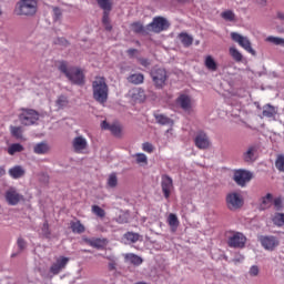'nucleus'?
Returning <instances> with one entry per match:
<instances>
[{
  "mask_svg": "<svg viewBox=\"0 0 284 284\" xmlns=\"http://www.w3.org/2000/svg\"><path fill=\"white\" fill-rule=\"evenodd\" d=\"M204 65L205 68H207V70H211V72H216L217 70L216 61H214V58H212V55H207L205 58Z\"/></svg>",
  "mask_w": 284,
  "mask_h": 284,
  "instance_id": "2f4dec72",
  "label": "nucleus"
},
{
  "mask_svg": "<svg viewBox=\"0 0 284 284\" xmlns=\"http://www.w3.org/2000/svg\"><path fill=\"white\" fill-rule=\"evenodd\" d=\"M276 114H278V110H276L271 104H265L263 106L262 116H265L266 119H272L273 121H276Z\"/></svg>",
  "mask_w": 284,
  "mask_h": 284,
  "instance_id": "aec40b11",
  "label": "nucleus"
},
{
  "mask_svg": "<svg viewBox=\"0 0 284 284\" xmlns=\"http://www.w3.org/2000/svg\"><path fill=\"white\" fill-rule=\"evenodd\" d=\"M133 159H135L138 165H148V155H145V153H135Z\"/></svg>",
  "mask_w": 284,
  "mask_h": 284,
  "instance_id": "4c0bfd02",
  "label": "nucleus"
},
{
  "mask_svg": "<svg viewBox=\"0 0 284 284\" xmlns=\"http://www.w3.org/2000/svg\"><path fill=\"white\" fill-rule=\"evenodd\" d=\"M71 230L73 234H83L85 226L81 224V221L71 222Z\"/></svg>",
  "mask_w": 284,
  "mask_h": 284,
  "instance_id": "473e14b6",
  "label": "nucleus"
},
{
  "mask_svg": "<svg viewBox=\"0 0 284 284\" xmlns=\"http://www.w3.org/2000/svg\"><path fill=\"white\" fill-rule=\"evenodd\" d=\"M226 205L229 210H240L243 207V196L241 193L232 192L226 195Z\"/></svg>",
  "mask_w": 284,
  "mask_h": 284,
  "instance_id": "6e6552de",
  "label": "nucleus"
},
{
  "mask_svg": "<svg viewBox=\"0 0 284 284\" xmlns=\"http://www.w3.org/2000/svg\"><path fill=\"white\" fill-rule=\"evenodd\" d=\"M102 10H112V2L110 0H97Z\"/></svg>",
  "mask_w": 284,
  "mask_h": 284,
  "instance_id": "c03bdc74",
  "label": "nucleus"
},
{
  "mask_svg": "<svg viewBox=\"0 0 284 284\" xmlns=\"http://www.w3.org/2000/svg\"><path fill=\"white\" fill-rule=\"evenodd\" d=\"M245 243H247V237H245L241 232H236L231 237H229L230 247L243 248L245 247Z\"/></svg>",
  "mask_w": 284,
  "mask_h": 284,
  "instance_id": "ddd939ff",
  "label": "nucleus"
},
{
  "mask_svg": "<svg viewBox=\"0 0 284 284\" xmlns=\"http://www.w3.org/2000/svg\"><path fill=\"white\" fill-rule=\"evenodd\" d=\"M10 133L11 136H14L16 139H23V128L21 126H10Z\"/></svg>",
  "mask_w": 284,
  "mask_h": 284,
  "instance_id": "c9c22d12",
  "label": "nucleus"
},
{
  "mask_svg": "<svg viewBox=\"0 0 284 284\" xmlns=\"http://www.w3.org/2000/svg\"><path fill=\"white\" fill-rule=\"evenodd\" d=\"M277 19H280V21H284V13L277 12Z\"/></svg>",
  "mask_w": 284,
  "mask_h": 284,
  "instance_id": "680f3d73",
  "label": "nucleus"
},
{
  "mask_svg": "<svg viewBox=\"0 0 284 284\" xmlns=\"http://www.w3.org/2000/svg\"><path fill=\"white\" fill-rule=\"evenodd\" d=\"M194 143L199 150H207V148H210V138L207 136V133L203 131L197 132L194 138Z\"/></svg>",
  "mask_w": 284,
  "mask_h": 284,
  "instance_id": "2eb2a0df",
  "label": "nucleus"
},
{
  "mask_svg": "<svg viewBox=\"0 0 284 284\" xmlns=\"http://www.w3.org/2000/svg\"><path fill=\"white\" fill-rule=\"evenodd\" d=\"M256 3H258L260 6H265V3H267V0H255Z\"/></svg>",
  "mask_w": 284,
  "mask_h": 284,
  "instance_id": "e2e57ef3",
  "label": "nucleus"
},
{
  "mask_svg": "<svg viewBox=\"0 0 284 284\" xmlns=\"http://www.w3.org/2000/svg\"><path fill=\"white\" fill-rule=\"evenodd\" d=\"M150 74L155 88L161 90V88L165 87V81H168V71L165 69L154 67Z\"/></svg>",
  "mask_w": 284,
  "mask_h": 284,
  "instance_id": "39448f33",
  "label": "nucleus"
},
{
  "mask_svg": "<svg viewBox=\"0 0 284 284\" xmlns=\"http://www.w3.org/2000/svg\"><path fill=\"white\" fill-rule=\"evenodd\" d=\"M170 28V22L168 19L163 17H155L153 18L152 22L146 26V30L149 32H155L159 34V32H163L164 30H168Z\"/></svg>",
  "mask_w": 284,
  "mask_h": 284,
  "instance_id": "423d86ee",
  "label": "nucleus"
},
{
  "mask_svg": "<svg viewBox=\"0 0 284 284\" xmlns=\"http://www.w3.org/2000/svg\"><path fill=\"white\" fill-rule=\"evenodd\" d=\"M103 26H104L105 30H108V32H110V30H112V24H110V22H103Z\"/></svg>",
  "mask_w": 284,
  "mask_h": 284,
  "instance_id": "052dcab7",
  "label": "nucleus"
},
{
  "mask_svg": "<svg viewBox=\"0 0 284 284\" xmlns=\"http://www.w3.org/2000/svg\"><path fill=\"white\" fill-rule=\"evenodd\" d=\"M108 185L109 187H116V185H119V179L116 178V173H112L109 175Z\"/></svg>",
  "mask_w": 284,
  "mask_h": 284,
  "instance_id": "37998d69",
  "label": "nucleus"
},
{
  "mask_svg": "<svg viewBox=\"0 0 284 284\" xmlns=\"http://www.w3.org/2000/svg\"><path fill=\"white\" fill-rule=\"evenodd\" d=\"M6 174V170L3 168H0V179Z\"/></svg>",
  "mask_w": 284,
  "mask_h": 284,
  "instance_id": "0e129e2a",
  "label": "nucleus"
},
{
  "mask_svg": "<svg viewBox=\"0 0 284 284\" xmlns=\"http://www.w3.org/2000/svg\"><path fill=\"white\" fill-rule=\"evenodd\" d=\"M19 119L22 125H34L39 121V113L32 109L23 110Z\"/></svg>",
  "mask_w": 284,
  "mask_h": 284,
  "instance_id": "0eeeda50",
  "label": "nucleus"
},
{
  "mask_svg": "<svg viewBox=\"0 0 284 284\" xmlns=\"http://www.w3.org/2000/svg\"><path fill=\"white\" fill-rule=\"evenodd\" d=\"M4 199L9 205H19L20 201H23V195L16 187H10L6 191Z\"/></svg>",
  "mask_w": 284,
  "mask_h": 284,
  "instance_id": "9d476101",
  "label": "nucleus"
},
{
  "mask_svg": "<svg viewBox=\"0 0 284 284\" xmlns=\"http://www.w3.org/2000/svg\"><path fill=\"white\" fill-rule=\"evenodd\" d=\"M102 22L103 23H110V10H104Z\"/></svg>",
  "mask_w": 284,
  "mask_h": 284,
  "instance_id": "3c124183",
  "label": "nucleus"
},
{
  "mask_svg": "<svg viewBox=\"0 0 284 284\" xmlns=\"http://www.w3.org/2000/svg\"><path fill=\"white\" fill-rule=\"evenodd\" d=\"M72 148L77 154H83L88 150V139L83 135H78L72 140Z\"/></svg>",
  "mask_w": 284,
  "mask_h": 284,
  "instance_id": "f8f14e48",
  "label": "nucleus"
},
{
  "mask_svg": "<svg viewBox=\"0 0 284 284\" xmlns=\"http://www.w3.org/2000/svg\"><path fill=\"white\" fill-rule=\"evenodd\" d=\"M229 53L231 54L232 59L236 61V63H241V61H243V53H241L236 47H231L229 49Z\"/></svg>",
  "mask_w": 284,
  "mask_h": 284,
  "instance_id": "7c9ffc66",
  "label": "nucleus"
},
{
  "mask_svg": "<svg viewBox=\"0 0 284 284\" xmlns=\"http://www.w3.org/2000/svg\"><path fill=\"white\" fill-rule=\"evenodd\" d=\"M115 267H116V266H115L114 263H109V268H110V270H115Z\"/></svg>",
  "mask_w": 284,
  "mask_h": 284,
  "instance_id": "69168bd1",
  "label": "nucleus"
},
{
  "mask_svg": "<svg viewBox=\"0 0 284 284\" xmlns=\"http://www.w3.org/2000/svg\"><path fill=\"white\" fill-rule=\"evenodd\" d=\"M154 118L156 123H159L160 125H174V121H172V119L168 118L164 114L155 113Z\"/></svg>",
  "mask_w": 284,
  "mask_h": 284,
  "instance_id": "393cba45",
  "label": "nucleus"
},
{
  "mask_svg": "<svg viewBox=\"0 0 284 284\" xmlns=\"http://www.w3.org/2000/svg\"><path fill=\"white\" fill-rule=\"evenodd\" d=\"M125 263H131V265H141L143 263V258L134 253L124 254Z\"/></svg>",
  "mask_w": 284,
  "mask_h": 284,
  "instance_id": "5701e85b",
  "label": "nucleus"
},
{
  "mask_svg": "<svg viewBox=\"0 0 284 284\" xmlns=\"http://www.w3.org/2000/svg\"><path fill=\"white\" fill-rule=\"evenodd\" d=\"M245 257L243 255H237L233 258V263H243Z\"/></svg>",
  "mask_w": 284,
  "mask_h": 284,
  "instance_id": "4d7b16f0",
  "label": "nucleus"
},
{
  "mask_svg": "<svg viewBox=\"0 0 284 284\" xmlns=\"http://www.w3.org/2000/svg\"><path fill=\"white\" fill-rule=\"evenodd\" d=\"M266 41L268 43H273V45H284V39L283 38L270 36V37L266 38Z\"/></svg>",
  "mask_w": 284,
  "mask_h": 284,
  "instance_id": "a19ab883",
  "label": "nucleus"
},
{
  "mask_svg": "<svg viewBox=\"0 0 284 284\" xmlns=\"http://www.w3.org/2000/svg\"><path fill=\"white\" fill-rule=\"evenodd\" d=\"M231 39L235 43L240 45V48H243L248 54H252V57H256V51L252 48V41H250V38L239 33V32H231Z\"/></svg>",
  "mask_w": 284,
  "mask_h": 284,
  "instance_id": "20e7f679",
  "label": "nucleus"
},
{
  "mask_svg": "<svg viewBox=\"0 0 284 284\" xmlns=\"http://www.w3.org/2000/svg\"><path fill=\"white\" fill-rule=\"evenodd\" d=\"M124 239L128 243H136L139 239H141V235H139V233L128 232L124 234Z\"/></svg>",
  "mask_w": 284,
  "mask_h": 284,
  "instance_id": "ea45409f",
  "label": "nucleus"
},
{
  "mask_svg": "<svg viewBox=\"0 0 284 284\" xmlns=\"http://www.w3.org/2000/svg\"><path fill=\"white\" fill-rule=\"evenodd\" d=\"M58 70L62 72L75 85H83L85 81V75H83V71L77 67L68 68V62L60 61L58 62Z\"/></svg>",
  "mask_w": 284,
  "mask_h": 284,
  "instance_id": "f257e3e1",
  "label": "nucleus"
},
{
  "mask_svg": "<svg viewBox=\"0 0 284 284\" xmlns=\"http://www.w3.org/2000/svg\"><path fill=\"white\" fill-rule=\"evenodd\" d=\"M221 17L225 21H234L236 19V16L231 10L222 12Z\"/></svg>",
  "mask_w": 284,
  "mask_h": 284,
  "instance_id": "a18cd8bd",
  "label": "nucleus"
},
{
  "mask_svg": "<svg viewBox=\"0 0 284 284\" xmlns=\"http://www.w3.org/2000/svg\"><path fill=\"white\" fill-rule=\"evenodd\" d=\"M92 90H93V99L98 103H105L108 101V83H105V78H95L92 82Z\"/></svg>",
  "mask_w": 284,
  "mask_h": 284,
  "instance_id": "f03ea898",
  "label": "nucleus"
},
{
  "mask_svg": "<svg viewBox=\"0 0 284 284\" xmlns=\"http://www.w3.org/2000/svg\"><path fill=\"white\" fill-rule=\"evenodd\" d=\"M273 201L274 196L272 193L266 194L264 197H262L260 210H268V207H272Z\"/></svg>",
  "mask_w": 284,
  "mask_h": 284,
  "instance_id": "bb28decb",
  "label": "nucleus"
},
{
  "mask_svg": "<svg viewBox=\"0 0 284 284\" xmlns=\"http://www.w3.org/2000/svg\"><path fill=\"white\" fill-rule=\"evenodd\" d=\"M23 145L20 143H13L8 148V154H10V156H14L17 152H23Z\"/></svg>",
  "mask_w": 284,
  "mask_h": 284,
  "instance_id": "e433bc0d",
  "label": "nucleus"
},
{
  "mask_svg": "<svg viewBox=\"0 0 284 284\" xmlns=\"http://www.w3.org/2000/svg\"><path fill=\"white\" fill-rule=\"evenodd\" d=\"M102 130H110L111 134L113 136H116V139H121L123 136V128L119 123H108V121H103L101 123Z\"/></svg>",
  "mask_w": 284,
  "mask_h": 284,
  "instance_id": "dca6fc26",
  "label": "nucleus"
},
{
  "mask_svg": "<svg viewBox=\"0 0 284 284\" xmlns=\"http://www.w3.org/2000/svg\"><path fill=\"white\" fill-rule=\"evenodd\" d=\"M68 263H70V258L60 256L55 260V262L50 267V273L57 276V274H61L63 270H65Z\"/></svg>",
  "mask_w": 284,
  "mask_h": 284,
  "instance_id": "9b49d317",
  "label": "nucleus"
},
{
  "mask_svg": "<svg viewBox=\"0 0 284 284\" xmlns=\"http://www.w3.org/2000/svg\"><path fill=\"white\" fill-rule=\"evenodd\" d=\"M68 103H70V101L65 95H60L55 101L58 110H63V108H68Z\"/></svg>",
  "mask_w": 284,
  "mask_h": 284,
  "instance_id": "f704fd0d",
  "label": "nucleus"
},
{
  "mask_svg": "<svg viewBox=\"0 0 284 284\" xmlns=\"http://www.w3.org/2000/svg\"><path fill=\"white\" fill-rule=\"evenodd\" d=\"M273 205H274L275 210H277V211L283 210V199L276 197V199L273 201Z\"/></svg>",
  "mask_w": 284,
  "mask_h": 284,
  "instance_id": "09e8293b",
  "label": "nucleus"
},
{
  "mask_svg": "<svg viewBox=\"0 0 284 284\" xmlns=\"http://www.w3.org/2000/svg\"><path fill=\"white\" fill-rule=\"evenodd\" d=\"M11 179H21L26 175V170L21 165H16L9 170Z\"/></svg>",
  "mask_w": 284,
  "mask_h": 284,
  "instance_id": "b1692460",
  "label": "nucleus"
},
{
  "mask_svg": "<svg viewBox=\"0 0 284 284\" xmlns=\"http://www.w3.org/2000/svg\"><path fill=\"white\" fill-rule=\"evenodd\" d=\"M180 41L181 43H183V45H185V48H190V45H192V43L194 42V38H192V36L187 33H181Z\"/></svg>",
  "mask_w": 284,
  "mask_h": 284,
  "instance_id": "72a5a7b5",
  "label": "nucleus"
},
{
  "mask_svg": "<svg viewBox=\"0 0 284 284\" xmlns=\"http://www.w3.org/2000/svg\"><path fill=\"white\" fill-rule=\"evenodd\" d=\"M143 152H148L149 154H152L154 152V145L152 143L145 142L142 144Z\"/></svg>",
  "mask_w": 284,
  "mask_h": 284,
  "instance_id": "de8ad7c7",
  "label": "nucleus"
},
{
  "mask_svg": "<svg viewBox=\"0 0 284 284\" xmlns=\"http://www.w3.org/2000/svg\"><path fill=\"white\" fill-rule=\"evenodd\" d=\"M144 80L145 77L143 75V73H133L128 77L129 83H133V85H141Z\"/></svg>",
  "mask_w": 284,
  "mask_h": 284,
  "instance_id": "cd10ccee",
  "label": "nucleus"
},
{
  "mask_svg": "<svg viewBox=\"0 0 284 284\" xmlns=\"http://www.w3.org/2000/svg\"><path fill=\"white\" fill-rule=\"evenodd\" d=\"M161 185L165 199H170V194H172V190L174 189L172 178H170L169 175H163Z\"/></svg>",
  "mask_w": 284,
  "mask_h": 284,
  "instance_id": "6ab92c4d",
  "label": "nucleus"
},
{
  "mask_svg": "<svg viewBox=\"0 0 284 284\" xmlns=\"http://www.w3.org/2000/svg\"><path fill=\"white\" fill-rule=\"evenodd\" d=\"M37 0H20L16 4L14 13L18 17H32L37 14Z\"/></svg>",
  "mask_w": 284,
  "mask_h": 284,
  "instance_id": "7ed1b4c3",
  "label": "nucleus"
},
{
  "mask_svg": "<svg viewBox=\"0 0 284 284\" xmlns=\"http://www.w3.org/2000/svg\"><path fill=\"white\" fill-rule=\"evenodd\" d=\"M126 52H128L129 57H134V54L136 52H139V50H136V49H129Z\"/></svg>",
  "mask_w": 284,
  "mask_h": 284,
  "instance_id": "bf43d9fd",
  "label": "nucleus"
},
{
  "mask_svg": "<svg viewBox=\"0 0 284 284\" xmlns=\"http://www.w3.org/2000/svg\"><path fill=\"white\" fill-rule=\"evenodd\" d=\"M258 272H260L258 266L253 265L251 266L248 274L250 276H258Z\"/></svg>",
  "mask_w": 284,
  "mask_h": 284,
  "instance_id": "8fccbe9b",
  "label": "nucleus"
},
{
  "mask_svg": "<svg viewBox=\"0 0 284 284\" xmlns=\"http://www.w3.org/2000/svg\"><path fill=\"white\" fill-rule=\"evenodd\" d=\"M178 105L182 108L184 112H192V109L194 108V102L192 101V98L189 95L182 94L178 98Z\"/></svg>",
  "mask_w": 284,
  "mask_h": 284,
  "instance_id": "f3484780",
  "label": "nucleus"
},
{
  "mask_svg": "<svg viewBox=\"0 0 284 284\" xmlns=\"http://www.w3.org/2000/svg\"><path fill=\"white\" fill-rule=\"evenodd\" d=\"M19 253H13L12 255H11V257L12 258H14V256H17Z\"/></svg>",
  "mask_w": 284,
  "mask_h": 284,
  "instance_id": "338daca9",
  "label": "nucleus"
},
{
  "mask_svg": "<svg viewBox=\"0 0 284 284\" xmlns=\"http://www.w3.org/2000/svg\"><path fill=\"white\" fill-rule=\"evenodd\" d=\"M260 242L264 250H267L268 252H274V250H276V246L280 245L278 237L274 235L262 236L260 239Z\"/></svg>",
  "mask_w": 284,
  "mask_h": 284,
  "instance_id": "4468645a",
  "label": "nucleus"
},
{
  "mask_svg": "<svg viewBox=\"0 0 284 284\" xmlns=\"http://www.w3.org/2000/svg\"><path fill=\"white\" fill-rule=\"evenodd\" d=\"M26 240L24 239H18V247L21 252H23V250H26Z\"/></svg>",
  "mask_w": 284,
  "mask_h": 284,
  "instance_id": "603ef678",
  "label": "nucleus"
},
{
  "mask_svg": "<svg viewBox=\"0 0 284 284\" xmlns=\"http://www.w3.org/2000/svg\"><path fill=\"white\" fill-rule=\"evenodd\" d=\"M131 97L134 101H139L141 103L145 101V91L141 88L133 89L131 91Z\"/></svg>",
  "mask_w": 284,
  "mask_h": 284,
  "instance_id": "a878e982",
  "label": "nucleus"
},
{
  "mask_svg": "<svg viewBox=\"0 0 284 284\" xmlns=\"http://www.w3.org/2000/svg\"><path fill=\"white\" fill-rule=\"evenodd\" d=\"M252 172L247 170L240 169L234 172V181L237 185H241V187H245V184L252 181Z\"/></svg>",
  "mask_w": 284,
  "mask_h": 284,
  "instance_id": "1a4fd4ad",
  "label": "nucleus"
},
{
  "mask_svg": "<svg viewBox=\"0 0 284 284\" xmlns=\"http://www.w3.org/2000/svg\"><path fill=\"white\" fill-rule=\"evenodd\" d=\"M92 212L93 214H95V216H99L100 219H103V216H105V211L99 205H93Z\"/></svg>",
  "mask_w": 284,
  "mask_h": 284,
  "instance_id": "49530a36",
  "label": "nucleus"
},
{
  "mask_svg": "<svg viewBox=\"0 0 284 284\" xmlns=\"http://www.w3.org/2000/svg\"><path fill=\"white\" fill-rule=\"evenodd\" d=\"M272 222L276 225V227H283L284 213H275L272 217Z\"/></svg>",
  "mask_w": 284,
  "mask_h": 284,
  "instance_id": "58836bf2",
  "label": "nucleus"
},
{
  "mask_svg": "<svg viewBox=\"0 0 284 284\" xmlns=\"http://www.w3.org/2000/svg\"><path fill=\"white\" fill-rule=\"evenodd\" d=\"M258 159V148L256 145H251L243 153V161L245 163H254Z\"/></svg>",
  "mask_w": 284,
  "mask_h": 284,
  "instance_id": "a211bd4d",
  "label": "nucleus"
},
{
  "mask_svg": "<svg viewBox=\"0 0 284 284\" xmlns=\"http://www.w3.org/2000/svg\"><path fill=\"white\" fill-rule=\"evenodd\" d=\"M55 43H57L58 45H68V41L65 40V38H58V39L55 40Z\"/></svg>",
  "mask_w": 284,
  "mask_h": 284,
  "instance_id": "5fc2aeb1",
  "label": "nucleus"
},
{
  "mask_svg": "<svg viewBox=\"0 0 284 284\" xmlns=\"http://www.w3.org/2000/svg\"><path fill=\"white\" fill-rule=\"evenodd\" d=\"M53 14L55 19H60L61 18V9L54 7L53 8Z\"/></svg>",
  "mask_w": 284,
  "mask_h": 284,
  "instance_id": "6e6d98bb",
  "label": "nucleus"
},
{
  "mask_svg": "<svg viewBox=\"0 0 284 284\" xmlns=\"http://www.w3.org/2000/svg\"><path fill=\"white\" fill-rule=\"evenodd\" d=\"M132 32H135L136 34H148L150 31H148V27H143L141 22H134L131 24Z\"/></svg>",
  "mask_w": 284,
  "mask_h": 284,
  "instance_id": "c85d7f7f",
  "label": "nucleus"
},
{
  "mask_svg": "<svg viewBox=\"0 0 284 284\" xmlns=\"http://www.w3.org/2000/svg\"><path fill=\"white\" fill-rule=\"evenodd\" d=\"M82 241L87 243V245H90L91 247H95L97 250H101V247L105 245V240H101V239L83 237Z\"/></svg>",
  "mask_w": 284,
  "mask_h": 284,
  "instance_id": "4be33fe9",
  "label": "nucleus"
},
{
  "mask_svg": "<svg viewBox=\"0 0 284 284\" xmlns=\"http://www.w3.org/2000/svg\"><path fill=\"white\" fill-rule=\"evenodd\" d=\"M168 223L171 227V232H176V230L179 229V217L176 216V214H169Z\"/></svg>",
  "mask_w": 284,
  "mask_h": 284,
  "instance_id": "c756f323",
  "label": "nucleus"
},
{
  "mask_svg": "<svg viewBox=\"0 0 284 284\" xmlns=\"http://www.w3.org/2000/svg\"><path fill=\"white\" fill-rule=\"evenodd\" d=\"M42 234H44V236H48V234H50V226L48 225V222H44L42 226Z\"/></svg>",
  "mask_w": 284,
  "mask_h": 284,
  "instance_id": "864d4df0",
  "label": "nucleus"
},
{
  "mask_svg": "<svg viewBox=\"0 0 284 284\" xmlns=\"http://www.w3.org/2000/svg\"><path fill=\"white\" fill-rule=\"evenodd\" d=\"M140 63L144 68H148V65H150V60H148V59H140Z\"/></svg>",
  "mask_w": 284,
  "mask_h": 284,
  "instance_id": "13d9d810",
  "label": "nucleus"
},
{
  "mask_svg": "<svg viewBox=\"0 0 284 284\" xmlns=\"http://www.w3.org/2000/svg\"><path fill=\"white\" fill-rule=\"evenodd\" d=\"M33 152L39 155L48 154V152H50V145L48 142L37 143L33 145Z\"/></svg>",
  "mask_w": 284,
  "mask_h": 284,
  "instance_id": "412c9836",
  "label": "nucleus"
},
{
  "mask_svg": "<svg viewBox=\"0 0 284 284\" xmlns=\"http://www.w3.org/2000/svg\"><path fill=\"white\" fill-rule=\"evenodd\" d=\"M275 168L280 172H284V154L277 155L276 161H275Z\"/></svg>",
  "mask_w": 284,
  "mask_h": 284,
  "instance_id": "79ce46f5",
  "label": "nucleus"
}]
</instances>
